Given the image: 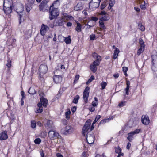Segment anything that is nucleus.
Instances as JSON below:
<instances>
[{"label":"nucleus","mask_w":157,"mask_h":157,"mask_svg":"<svg viewBox=\"0 0 157 157\" xmlns=\"http://www.w3.org/2000/svg\"><path fill=\"white\" fill-rule=\"evenodd\" d=\"M59 5V0L54 1L49 8V18L52 20L56 18L59 14L58 6Z\"/></svg>","instance_id":"f257e3e1"},{"label":"nucleus","mask_w":157,"mask_h":157,"mask_svg":"<svg viewBox=\"0 0 157 157\" xmlns=\"http://www.w3.org/2000/svg\"><path fill=\"white\" fill-rule=\"evenodd\" d=\"M65 13L63 14V16H61L60 18L55 20L54 21V24L55 26H63L64 25L66 22L67 18H69V19L72 20L73 19V17L71 16H66L65 15Z\"/></svg>","instance_id":"f03ea898"},{"label":"nucleus","mask_w":157,"mask_h":157,"mask_svg":"<svg viewBox=\"0 0 157 157\" xmlns=\"http://www.w3.org/2000/svg\"><path fill=\"white\" fill-rule=\"evenodd\" d=\"M49 2L48 0H44L39 5L40 10L43 12H46L48 11L49 7L48 5Z\"/></svg>","instance_id":"7ed1b4c3"},{"label":"nucleus","mask_w":157,"mask_h":157,"mask_svg":"<svg viewBox=\"0 0 157 157\" xmlns=\"http://www.w3.org/2000/svg\"><path fill=\"white\" fill-rule=\"evenodd\" d=\"M91 123V120H88L85 123L82 130V134L85 136V134L88 131H90V125Z\"/></svg>","instance_id":"20e7f679"},{"label":"nucleus","mask_w":157,"mask_h":157,"mask_svg":"<svg viewBox=\"0 0 157 157\" xmlns=\"http://www.w3.org/2000/svg\"><path fill=\"white\" fill-rule=\"evenodd\" d=\"M48 135L50 139L52 140L55 139L56 138H59L60 137V136L59 135L58 133L52 130H49Z\"/></svg>","instance_id":"39448f33"},{"label":"nucleus","mask_w":157,"mask_h":157,"mask_svg":"<svg viewBox=\"0 0 157 157\" xmlns=\"http://www.w3.org/2000/svg\"><path fill=\"white\" fill-rule=\"evenodd\" d=\"M140 130L136 129L134 131H132L128 134V136L127 138V139L130 141L131 142L133 140V136L135 134L139 133Z\"/></svg>","instance_id":"423d86ee"},{"label":"nucleus","mask_w":157,"mask_h":157,"mask_svg":"<svg viewBox=\"0 0 157 157\" xmlns=\"http://www.w3.org/2000/svg\"><path fill=\"white\" fill-rule=\"evenodd\" d=\"M90 88L88 87H87L85 89L83 93V99L86 103L88 102V98L89 96V90Z\"/></svg>","instance_id":"0eeeda50"},{"label":"nucleus","mask_w":157,"mask_h":157,"mask_svg":"<svg viewBox=\"0 0 157 157\" xmlns=\"http://www.w3.org/2000/svg\"><path fill=\"white\" fill-rule=\"evenodd\" d=\"M86 140L87 143L89 144H92L94 141V136L92 133V134H87Z\"/></svg>","instance_id":"6e6552de"},{"label":"nucleus","mask_w":157,"mask_h":157,"mask_svg":"<svg viewBox=\"0 0 157 157\" xmlns=\"http://www.w3.org/2000/svg\"><path fill=\"white\" fill-rule=\"evenodd\" d=\"M48 70L47 66L45 65H41L39 68V72L41 74H45Z\"/></svg>","instance_id":"1a4fd4ad"},{"label":"nucleus","mask_w":157,"mask_h":157,"mask_svg":"<svg viewBox=\"0 0 157 157\" xmlns=\"http://www.w3.org/2000/svg\"><path fill=\"white\" fill-rule=\"evenodd\" d=\"M141 121L144 124L146 125L148 124L150 122L149 117L147 115H143L142 117Z\"/></svg>","instance_id":"9d476101"},{"label":"nucleus","mask_w":157,"mask_h":157,"mask_svg":"<svg viewBox=\"0 0 157 157\" xmlns=\"http://www.w3.org/2000/svg\"><path fill=\"white\" fill-rule=\"evenodd\" d=\"M53 79L55 83H59L61 82L62 77L60 75H55L53 76Z\"/></svg>","instance_id":"9b49d317"},{"label":"nucleus","mask_w":157,"mask_h":157,"mask_svg":"<svg viewBox=\"0 0 157 157\" xmlns=\"http://www.w3.org/2000/svg\"><path fill=\"white\" fill-rule=\"evenodd\" d=\"M7 133V131L6 130L0 133V140H6L8 137Z\"/></svg>","instance_id":"f8f14e48"},{"label":"nucleus","mask_w":157,"mask_h":157,"mask_svg":"<svg viewBox=\"0 0 157 157\" xmlns=\"http://www.w3.org/2000/svg\"><path fill=\"white\" fill-rule=\"evenodd\" d=\"M99 4L98 3H95L90 2L89 3V7L92 10H94L96 8L99 6Z\"/></svg>","instance_id":"ddd939ff"},{"label":"nucleus","mask_w":157,"mask_h":157,"mask_svg":"<svg viewBox=\"0 0 157 157\" xmlns=\"http://www.w3.org/2000/svg\"><path fill=\"white\" fill-rule=\"evenodd\" d=\"M12 0H4L3 7H12Z\"/></svg>","instance_id":"4468645a"},{"label":"nucleus","mask_w":157,"mask_h":157,"mask_svg":"<svg viewBox=\"0 0 157 157\" xmlns=\"http://www.w3.org/2000/svg\"><path fill=\"white\" fill-rule=\"evenodd\" d=\"M40 101L41 103L40 104H41L44 107H46L47 105L48 101L47 99L44 98L43 97H41L40 98Z\"/></svg>","instance_id":"2eb2a0df"},{"label":"nucleus","mask_w":157,"mask_h":157,"mask_svg":"<svg viewBox=\"0 0 157 157\" xmlns=\"http://www.w3.org/2000/svg\"><path fill=\"white\" fill-rule=\"evenodd\" d=\"M45 127L47 129H52L53 128V123L52 121L48 120L47 121Z\"/></svg>","instance_id":"dca6fc26"},{"label":"nucleus","mask_w":157,"mask_h":157,"mask_svg":"<svg viewBox=\"0 0 157 157\" xmlns=\"http://www.w3.org/2000/svg\"><path fill=\"white\" fill-rule=\"evenodd\" d=\"M151 59H152V63H157V52H153L151 56Z\"/></svg>","instance_id":"f3484780"},{"label":"nucleus","mask_w":157,"mask_h":157,"mask_svg":"<svg viewBox=\"0 0 157 157\" xmlns=\"http://www.w3.org/2000/svg\"><path fill=\"white\" fill-rule=\"evenodd\" d=\"M12 8H13V7H3V10L4 11V12L6 14H10L11 13Z\"/></svg>","instance_id":"a211bd4d"},{"label":"nucleus","mask_w":157,"mask_h":157,"mask_svg":"<svg viewBox=\"0 0 157 157\" xmlns=\"http://www.w3.org/2000/svg\"><path fill=\"white\" fill-rule=\"evenodd\" d=\"M82 9V4L81 3H78L77 5L74 7V10L76 11L81 10Z\"/></svg>","instance_id":"6ab92c4d"},{"label":"nucleus","mask_w":157,"mask_h":157,"mask_svg":"<svg viewBox=\"0 0 157 157\" xmlns=\"http://www.w3.org/2000/svg\"><path fill=\"white\" fill-rule=\"evenodd\" d=\"M120 52V51L118 48H116L114 51L113 55V59H115L117 57L118 54Z\"/></svg>","instance_id":"aec40b11"},{"label":"nucleus","mask_w":157,"mask_h":157,"mask_svg":"<svg viewBox=\"0 0 157 157\" xmlns=\"http://www.w3.org/2000/svg\"><path fill=\"white\" fill-rule=\"evenodd\" d=\"M77 26L75 28V30L78 32H81L82 30V25H81L77 21L76 22Z\"/></svg>","instance_id":"412c9836"},{"label":"nucleus","mask_w":157,"mask_h":157,"mask_svg":"<svg viewBox=\"0 0 157 157\" xmlns=\"http://www.w3.org/2000/svg\"><path fill=\"white\" fill-rule=\"evenodd\" d=\"M31 31L30 30H27L25 31V34L24 35V37L25 38H29L31 36Z\"/></svg>","instance_id":"4be33fe9"},{"label":"nucleus","mask_w":157,"mask_h":157,"mask_svg":"<svg viewBox=\"0 0 157 157\" xmlns=\"http://www.w3.org/2000/svg\"><path fill=\"white\" fill-rule=\"evenodd\" d=\"M109 17L108 15H106L103 16H102V17L100 19V21H106L109 20Z\"/></svg>","instance_id":"5701e85b"},{"label":"nucleus","mask_w":157,"mask_h":157,"mask_svg":"<svg viewBox=\"0 0 157 157\" xmlns=\"http://www.w3.org/2000/svg\"><path fill=\"white\" fill-rule=\"evenodd\" d=\"M38 107H39L38 109H37L36 111V112L37 113H41L43 111L42 107L41 106V104L40 103H39L37 104Z\"/></svg>","instance_id":"b1692460"},{"label":"nucleus","mask_w":157,"mask_h":157,"mask_svg":"<svg viewBox=\"0 0 157 157\" xmlns=\"http://www.w3.org/2000/svg\"><path fill=\"white\" fill-rule=\"evenodd\" d=\"M95 24L96 23L95 21L90 20L88 22L86 25L89 26V28L90 27L94 26L95 25Z\"/></svg>","instance_id":"393cba45"},{"label":"nucleus","mask_w":157,"mask_h":157,"mask_svg":"<svg viewBox=\"0 0 157 157\" xmlns=\"http://www.w3.org/2000/svg\"><path fill=\"white\" fill-rule=\"evenodd\" d=\"M74 129L73 128L70 126H67L66 128V132L69 133H70L74 131Z\"/></svg>","instance_id":"a878e982"},{"label":"nucleus","mask_w":157,"mask_h":157,"mask_svg":"<svg viewBox=\"0 0 157 157\" xmlns=\"http://www.w3.org/2000/svg\"><path fill=\"white\" fill-rule=\"evenodd\" d=\"M90 68L91 70L93 72H95L97 70V67L94 64L90 65Z\"/></svg>","instance_id":"bb28decb"},{"label":"nucleus","mask_w":157,"mask_h":157,"mask_svg":"<svg viewBox=\"0 0 157 157\" xmlns=\"http://www.w3.org/2000/svg\"><path fill=\"white\" fill-rule=\"evenodd\" d=\"M29 93L32 95H33L36 93L35 89L33 87H30L28 91Z\"/></svg>","instance_id":"cd10ccee"},{"label":"nucleus","mask_w":157,"mask_h":157,"mask_svg":"<svg viewBox=\"0 0 157 157\" xmlns=\"http://www.w3.org/2000/svg\"><path fill=\"white\" fill-rule=\"evenodd\" d=\"M152 64L151 69L152 71H157V63H152Z\"/></svg>","instance_id":"c85d7f7f"},{"label":"nucleus","mask_w":157,"mask_h":157,"mask_svg":"<svg viewBox=\"0 0 157 157\" xmlns=\"http://www.w3.org/2000/svg\"><path fill=\"white\" fill-rule=\"evenodd\" d=\"M138 27L139 29L141 31H143L144 30L145 27L141 23L139 22L138 24Z\"/></svg>","instance_id":"c756f323"},{"label":"nucleus","mask_w":157,"mask_h":157,"mask_svg":"<svg viewBox=\"0 0 157 157\" xmlns=\"http://www.w3.org/2000/svg\"><path fill=\"white\" fill-rule=\"evenodd\" d=\"M98 103V101L97 98L96 97L94 98V101L92 102V105L94 107H95L97 106Z\"/></svg>","instance_id":"7c9ffc66"},{"label":"nucleus","mask_w":157,"mask_h":157,"mask_svg":"<svg viewBox=\"0 0 157 157\" xmlns=\"http://www.w3.org/2000/svg\"><path fill=\"white\" fill-rule=\"evenodd\" d=\"M99 25L101 29H105L106 27L105 26L104 23L101 21H99Z\"/></svg>","instance_id":"2f4dec72"},{"label":"nucleus","mask_w":157,"mask_h":157,"mask_svg":"<svg viewBox=\"0 0 157 157\" xmlns=\"http://www.w3.org/2000/svg\"><path fill=\"white\" fill-rule=\"evenodd\" d=\"M41 29H42V30L46 31L49 29V28L48 26L44 24H42L41 25Z\"/></svg>","instance_id":"473e14b6"},{"label":"nucleus","mask_w":157,"mask_h":157,"mask_svg":"<svg viewBox=\"0 0 157 157\" xmlns=\"http://www.w3.org/2000/svg\"><path fill=\"white\" fill-rule=\"evenodd\" d=\"M79 99V96L78 95H77L76 97L74 98L73 101V102L77 104L78 102Z\"/></svg>","instance_id":"72a5a7b5"},{"label":"nucleus","mask_w":157,"mask_h":157,"mask_svg":"<svg viewBox=\"0 0 157 157\" xmlns=\"http://www.w3.org/2000/svg\"><path fill=\"white\" fill-rule=\"evenodd\" d=\"M31 127L33 128H34L36 127V123L34 120H32L31 121Z\"/></svg>","instance_id":"f704fd0d"},{"label":"nucleus","mask_w":157,"mask_h":157,"mask_svg":"<svg viewBox=\"0 0 157 157\" xmlns=\"http://www.w3.org/2000/svg\"><path fill=\"white\" fill-rule=\"evenodd\" d=\"M144 49V47L142 48L141 47H140V48L138 50L137 54L138 55H140V54L143 52Z\"/></svg>","instance_id":"c9c22d12"},{"label":"nucleus","mask_w":157,"mask_h":157,"mask_svg":"<svg viewBox=\"0 0 157 157\" xmlns=\"http://www.w3.org/2000/svg\"><path fill=\"white\" fill-rule=\"evenodd\" d=\"M107 2H103L102 4H101L100 6L101 9V10L103 9L107 6Z\"/></svg>","instance_id":"e433bc0d"},{"label":"nucleus","mask_w":157,"mask_h":157,"mask_svg":"<svg viewBox=\"0 0 157 157\" xmlns=\"http://www.w3.org/2000/svg\"><path fill=\"white\" fill-rule=\"evenodd\" d=\"M23 8L22 6H21L19 8L17 9V13H21L23 11Z\"/></svg>","instance_id":"4c0bfd02"},{"label":"nucleus","mask_w":157,"mask_h":157,"mask_svg":"<svg viewBox=\"0 0 157 157\" xmlns=\"http://www.w3.org/2000/svg\"><path fill=\"white\" fill-rule=\"evenodd\" d=\"M139 43L140 44V47H144V48L145 45L144 44V42L143 41V40L140 39H139Z\"/></svg>","instance_id":"58836bf2"},{"label":"nucleus","mask_w":157,"mask_h":157,"mask_svg":"<svg viewBox=\"0 0 157 157\" xmlns=\"http://www.w3.org/2000/svg\"><path fill=\"white\" fill-rule=\"evenodd\" d=\"M41 140L39 138H37L34 141V143L36 144H39L41 143Z\"/></svg>","instance_id":"ea45409f"},{"label":"nucleus","mask_w":157,"mask_h":157,"mask_svg":"<svg viewBox=\"0 0 157 157\" xmlns=\"http://www.w3.org/2000/svg\"><path fill=\"white\" fill-rule=\"evenodd\" d=\"M101 117L100 115H98L96 116L94 120L93 123V124H95L97 121L101 118Z\"/></svg>","instance_id":"a19ab883"},{"label":"nucleus","mask_w":157,"mask_h":157,"mask_svg":"<svg viewBox=\"0 0 157 157\" xmlns=\"http://www.w3.org/2000/svg\"><path fill=\"white\" fill-rule=\"evenodd\" d=\"M65 41L67 44H70L71 43V39L69 37L66 38L65 39Z\"/></svg>","instance_id":"79ce46f5"},{"label":"nucleus","mask_w":157,"mask_h":157,"mask_svg":"<svg viewBox=\"0 0 157 157\" xmlns=\"http://www.w3.org/2000/svg\"><path fill=\"white\" fill-rule=\"evenodd\" d=\"M94 79V76L92 75L91 76L90 78L89 79L88 81L86 82L87 84H88L89 83H90Z\"/></svg>","instance_id":"37998d69"},{"label":"nucleus","mask_w":157,"mask_h":157,"mask_svg":"<svg viewBox=\"0 0 157 157\" xmlns=\"http://www.w3.org/2000/svg\"><path fill=\"white\" fill-rule=\"evenodd\" d=\"M115 152L116 153L119 154L121 151V149L119 147L117 148L116 147L115 148Z\"/></svg>","instance_id":"c03bdc74"},{"label":"nucleus","mask_w":157,"mask_h":157,"mask_svg":"<svg viewBox=\"0 0 157 157\" xmlns=\"http://www.w3.org/2000/svg\"><path fill=\"white\" fill-rule=\"evenodd\" d=\"M71 113V112L69 111H67L65 113L66 117L67 119H69L70 118V115Z\"/></svg>","instance_id":"a18cd8bd"},{"label":"nucleus","mask_w":157,"mask_h":157,"mask_svg":"<svg viewBox=\"0 0 157 157\" xmlns=\"http://www.w3.org/2000/svg\"><path fill=\"white\" fill-rule=\"evenodd\" d=\"M7 63L6 64V66L10 68L11 66V62L10 59H8L7 60Z\"/></svg>","instance_id":"49530a36"},{"label":"nucleus","mask_w":157,"mask_h":157,"mask_svg":"<svg viewBox=\"0 0 157 157\" xmlns=\"http://www.w3.org/2000/svg\"><path fill=\"white\" fill-rule=\"evenodd\" d=\"M79 77V75H77L75 76L74 82V84H75L77 82L78 80Z\"/></svg>","instance_id":"de8ad7c7"},{"label":"nucleus","mask_w":157,"mask_h":157,"mask_svg":"<svg viewBox=\"0 0 157 157\" xmlns=\"http://www.w3.org/2000/svg\"><path fill=\"white\" fill-rule=\"evenodd\" d=\"M107 85V83L105 82H102L101 83V86L102 87V89H104Z\"/></svg>","instance_id":"09e8293b"},{"label":"nucleus","mask_w":157,"mask_h":157,"mask_svg":"<svg viewBox=\"0 0 157 157\" xmlns=\"http://www.w3.org/2000/svg\"><path fill=\"white\" fill-rule=\"evenodd\" d=\"M125 101H122L119 104L118 106L120 107H121L125 105Z\"/></svg>","instance_id":"8fccbe9b"},{"label":"nucleus","mask_w":157,"mask_h":157,"mask_svg":"<svg viewBox=\"0 0 157 157\" xmlns=\"http://www.w3.org/2000/svg\"><path fill=\"white\" fill-rule=\"evenodd\" d=\"M100 63L99 61L96 60L93 62V64L97 66L99 65Z\"/></svg>","instance_id":"3c124183"},{"label":"nucleus","mask_w":157,"mask_h":157,"mask_svg":"<svg viewBox=\"0 0 157 157\" xmlns=\"http://www.w3.org/2000/svg\"><path fill=\"white\" fill-rule=\"evenodd\" d=\"M129 88L130 87H128V89H127V87H126L124 90L125 92V94L127 95H128L129 94V92L130 91Z\"/></svg>","instance_id":"603ef678"},{"label":"nucleus","mask_w":157,"mask_h":157,"mask_svg":"<svg viewBox=\"0 0 157 157\" xmlns=\"http://www.w3.org/2000/svg\"><path fill=\"white\" fill-rule=\"evenodd\" d=\"M114 0H110L109 5L111 7H112L113 5V4H114Z\"/></svg>","instance_id":"864d4df0"},{"label":"nucleus","mask_w":157,"mask_h":157,"mask_svg":"<svg viewBox=\"0 0 157 157\" xmlns=\"http://www.w3.org/2000/svg\"><path fill=\"white\" fill-rule=\"evenodd\" d=\"M90 40H94L95 38V36L94 34H92L90 36Z\"/></svg>","instance_id":"5fc2aeb1"},{"label":"nucleus","mask_w":157,"mask_h":157,"mask_svg":"<svg viewBox=\"0 0 157 157\" xmlns=\"http://www.w3.org/2000/svg\"><path fill=\"white\" fill-rule=\"evenodd\" d=\"M28 2L30 5H33L35 2V0H28Z\"/></svg>","instance_id":"6e6d98bb"},{"label":"nucleus","mask_w":157,"mask_h":157,"mask_svg":"<svg viewBox=\"0 0 157 157\" xmlns=\"http://www.w3.org/2000/svg\"><path fill=\"white\" fill-rule=\"evenodd\" d=\"M98 20V19L97 18L95 17H91V19L90 20H92L93 21H94L96 22V21H97Z\"/></svg>","instance_id":"4d7b16f0"},{"label":"nucleus","mask_w":157,"mask_h":157,"mask_svg":"<svg viewBox=\"0 0 157 157\" xmlns=\"http://www.w3.org/2000/svg\"><path fill=\"white\" fill-rule=\"evenodd\" d=\"M97 60L99 61V62L101 60V58L100 56L98 55L96 57V58Z\"/></svg>","instance_id":"13d9d810"},{"label":"nucleus","mask_w":157,"mask_h":157,"mask_svg":"<svg viewBox=\"0 0 157 157\" xmlns=\"http://www.w3.org/2000/svg\"><path fill=\"white\" fill-rule=\"evenodd\" d=\"M101 1V0H91L90 2L95 3H98L100 4Z\"/></svg>","instance_id":"bf43d9fd"},{"label":"nucleus","mask_w":157,"mask_h":157,"mask_svg":"<svg viewBox=\"0 0 157 157\" xmlns=\"http://www.w3.org/2000/svg\"><path fill=\"white\" fill-rule=\"evenodd\" d=\"M126 84L127 85L126 87H127V88L128 89V87H130V81L128 80H126Z\"/></svg>","instance_id":"052dcab7"},{"label":"nucleus","mask_w":157,"mask_h":157,"mask_svg":"<svg viewBox=\"0 0 157 157\" xmlns=\"http://www.w3.org/2000/svg\"><path fill=\"white\" fill-rule=\"evenodd\" d=\"M46 31H45L41 29H40V33L42 35L44 36L45 35Z\"/></svg>","instance_id":"680f3d73"},{"label":"nucleus","mask_w":157,"mask_h":157,"mask_svg":"<svg viewBox=\"0 0 157 157\" xmlns=\"http://www.w3.org/2000/svg\"><path fill=\"white\" fill-rule=\"evenodd\" d=\"M128 70V68L126 67H123V71L124 73L126 72Z\"/></svg>","instance_id":"e2e57ef3"},{"label":"nucleus","mask_w":157,"mask_h":157,"mask_svg":"<svg viewBox=\"0 0 157 157\" xmlns=\"http://www.w3.org/2000/svg\"><path fill=\"white\" fill-rule=\"evenodd\" d=\"M100 14L102 16L106 15V13L105 11H102L100 13Z\"/></svg>","instance_id":"0e129e2a"},{"label":"nucleus","mask_w":157,"mask_h":157,"mask_svg":"<svg viewBox=\"0 0 157 157\" xmlns=\"http://www.w3.org/2000/svg\"><path fill=\"white\" fill-rule=\"evenodd\" d=\"M131 146V144L129 142L128 143L126 147L127 149L128 150L129 149Z\"/></svg>","instance_id":"69168bd1"},{"label":"nucleus","mask_w":157,"mask_h":157,"mask_svg":"<svg viewBox=\"0 0 157 157\" xmlns=\"http://www.w3.org/2000/svg\"><path fill=\"white\" fill-rule=\"evenodd\" d=\"M63 123V124L66 125L67 124V121L65 119H63L62 120Z\"/></svg>","instance_id":"338daca9"},{"label":"nucleus","mask_w":157,"mask_h":157,"mask_svg":"<svg viewBox=\"0 0 157 157\" xmlns=\"http://www.w3.org/2000/svg\"><path fill=\"white\" fill-rule=\"evenodd\" d=\"M140 8L143 10H144L145 8V6L144 5H141L140 6Z\"/></svg>","instance_id":"774afa93"}]
</instances>
